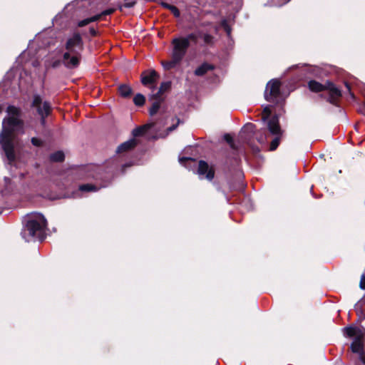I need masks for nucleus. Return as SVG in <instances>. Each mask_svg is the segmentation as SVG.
Instances as JSON below:
<instances>
[{
    "instance_id": "25",
    "label": "nucleus",
    "mask_w": 365,
    "mask_h": 365,
    "mask_svg": "<svg viewBox=\"0 0 365 365\" xmlns=\"http://www.w3.org/2000/svg\"><path fill=\"white\" fill-rule=\"evenodd\" d=\"M100 187L93 184H83L79 186V190L82 192H96L99 190Z\"/></svg>"
},
{
    "instance_id": "27",
    "label": "nucleus",
    "mask_w": 365,
    "mask_h": 365,
    "mask_svg": "<svg viewBox=\"0 0 365 365\" xmlns=\"http://www.w3.org/2000/svg\"><path fill=\"white\" fill-rule=\"evenodd\" d=\"M133 103L138 107H142L145 103V97L141 93H137L133 98Z\"/></svg>"
},
{
    "instance_id": "24",
    "label": "nucleus",
    "mask_w": 365,
    "mask_h": 365,
    "mask_svg": "<svg viewBox=\"0 0 365 365\" xmlns=\"http://www.w3.org/2000/svg\"><path fill=\"white\" fill-rule=\"evenodd\" d=\"M123 1H124L123 4H122L120 2H118L115 4V6L120 11H123V7L124 8H132L137 3V0H123Z\"/></svg>"
},
{
    "instance_id": "39",
    "label": "nucleus",
    "mask_w": 365,
    "mask_h": 365,
    "mask_svg": "<svg viewBox=\"0 0 365 365\" xmlns=\"http://www.w3.org/2000/svg\"><path fill=\"white\" fill-rule=\"evenodd\" d=\"M170 12L173 14V16L176 18H178L180 17V10L178 9V7H176L175 6L173 5L170 8Z\"/></svg>"
},
{
    "instance_id": "13",
    "label": "nucleus",
    "mask_w": 365,
    "mask_h": 365,
    "mask_svg": "<svg viewBox=\"0 0 365 365\" xmlns=\"http://www.w3.org/2000/svg\"><path fill=\"white\" fill-rule=\"evenodd\" d=\"M119 168V164L116 161V160H112L111 161L108 162L107 163V165L106 167V172L108 175V179L106 180V182L108 184H109L112 179L114 178L116 172L118 171Z\"/></svg>"
},
{
    "instance_id": "49",
    "label": "nucleus",
    "mask_w": 365,
    "mask_h": 365,
    "mask_svg": "<svg viewBox=\"0 0 365 365\" xmlns=\"http://www.w3.org/2000/svg\"><path fill=\"white\" fill-rule=\"evenodd\" d=\"M89 32L92 36H96L98 35L97 30H96L93 27L89 28Z\"/></svg>"
},
{
    "instance_id": "43",
    "label": "nucleus",
    "mask_w": 365,
    "mask_h": 365,
    "mask_svg": "<svg viewBox=\"0 0 365 365\" xmlns=\"http://www.w3.org/2000/svg\"><path fill=\"white\" fill-rule=\"evenodd\" d=\"M48 116L49 115H45L44 114L41 115H39V117H40V124H41V125L43 128H46V118L48 117Z\"/></svg>"
},
{
    "instance_id": "9",
    "label": "nucleus",
    "mask_w": 365,
    "mask_h": 365,
    "mask_svg": "<svg viewBox=\"0 0 365 365\" xmlns=\"http://www.w3.org/2000/svg\"><path fill=\"white\" fill-rule=\"evenodd\" d=\"M197 174L208 181H212L215 178V170L206 161L200 160L197 162Z\"/></svg>"
},
{
    "instance_id": "28",
    "label": "nucleus",
    "mask_w": 365,
    "mask_h": 365,
    "mask_svg": "<svg viewBox=\"0 0 365 365\" xmlns=\"http://www.w3.org/2000/svg\"><path fill=\"white\" fill-rule=\"evenodd\" d=\"M282 136V135H275L274 139L270 143L269 150L271 151H274L278 148V146L280 143Z\"/></svg>"
},
{
    "instance_id": "54",
    "label": "nucleus",
    "mask_w": 365,
    "mask_h": 365,
    "mask_svg": "<svg viewBox=\"0 0 365 365\" xmlns=\"http://www.w3.org/2000/svg\"><path fill=\"white\" fill-rule=\"evenodd\" d=\"M107 184L103 185L102 187H106Z\"/></svg>"
},
{
    "instance_id": "12",
    "label": "nucleus",
    "mask_w": 365,
    "mask_h": 365,
    "mask_svg": "<svg viewBox=\"0 0 365 365\" xmlns=\"http://www.w3.org/2000/svg\"><path fill=\"white\" fill-rule=\"evenodd\" d=\"M267 128L271 134L274 135H282L283 131L279 123V119L277 116H273L271 118L267 123Z\"/></svg>"
},
{
    "instance_id": "22",
    "label": "nucleus",
    "mask_w": 365,
    "mask_h": 365,
    "mask_svg": "<svg viewBox=\"0 0 365 365\" xmlns=\"http://www.w3.org/2000/svg\"><path fill=\"white\" fill-rule=\"evenodd\" d=\"M6 113H8V116H16L21 118L22 112L20 108L16 107L14 106L9 105L6 108Z\"/></svg>"
},
{
    "instance_id": "7",
    "label": "nucleus",
    "mask_w": 365,
    "mask_h": 365,
    "mask_svg": "<svg viewBox=\"0 0 365 365\" xmlns=\"http://www.w3.org/2000/svg\"><path fill=\"white\" fill-rule=\"evenodd\" d=\"M171 43L173 46L172 55L182 61L190 43L187 38H182V37L173 38Z\"/></svg>"
},
{
    "instance_id": "8",
    "label": "nucleus",
    "mask_w": 365,
    "mask_h": 365,
    "mask_svg": "<svg viewBox=\"0 0 365 365\" xmlns=\"http://www.w3.org/2000/svg\"><path fill=\"white\" fill-rule=\"evenodd\" d=\"M66 52L72 53H81L83 50V41L81 34L75 32L73 36L68 38L65 43Z\"/></svg>"
},
{
    "instance_id": "4",
    "label": "nucleus",
    "mask_w": 365,
    "mask_h": 365,
    "mask_svg": "<svg viewBox=\"0 0 365 365\" xmlns=\"http://www.w3.org/2000/svg\"><path fill=\"white\" fill-rule=\"evenodd\" d=\"M325 91H327V96L322 93L319 96L332 106L339 107L340 99L343 96L342 90L332 81L326 80Z\"/></svg>"
},
{
    "instance_id": "51",
    "label": "nucleus",
    "mask_w": 365,
    "mask_h": 365,
    "mask_svg": "<svg viewBox=\"0 0 365 365\" xmlns=\"http://www.w3.org/2000/svg\"><path fill=\"white\" fill-rule=\"evenodd\" d=\"M4 182L8 185H9L11 182V178H9L8 177H5L4 178Z\"/></svg>"
},
{
    "instance_id": "45",
    "label": "nucleus",
    "mask_w": 365,
    "mask_h": 365,
    "mask_svg": "<svg viewBox=\"0 0 365 365\" xmlns=\"http://www.w3.org/2000/svg\"><path fill=\"white\" fill-rule=\"evenodd\" d=\"M359 287L361 289H365V274L364 273H363L361 276Z\"/></svg>"
},
{
    "instance_id": "30",
    "label": "nucleus",
    "mask_w": 365,
    "mask_h": 365,
    "mask_svg": "<svg viewBox=\"0 0 365 365\" xmlns=\"http://www.w3.org/2000/svg\"><path fill=\"white\" fill-rule=\"evenodd\" d=\"M171 85L172 83L170 81L162 82L159 88L160 92L164 93L165 92L168 91L171 88Z\"/></svg>"
},
{
    "instance_id": "50",
    "label": "nucleus",
    "mask_w": 365,
    "mask_h": 365,
    "mask_svg": "<svg viewBox=\"0 0 365 365\" xmlns=\"http://www.w3.org/2000/svg\"><path fill=\"white\" fill-rule=\"evenodd\" d=\"M160 5H161L163 8L167 9H168V10H170V8L173 6V5L170 4H168V3H167V2H164V1H162V2L160 3Z\"/></svg>"
},
{
    "instance_id": "20",
    "label": "nucleus",
    "mask_w": 365,
    "mask_h": 365,
    "mask_svg": "<svg viewBox=\"0 0 365 365\" xmlns=\"http://www.w3.org/2000/svg\"><path fill=\"white\" fill-rule=\"evenodd\" d=\"M180 62V60H179L178 58H175L174 56L172 55L170 61H163L161 62V63L165 70L170 71L175 68V66Z\"/></svg>"
},
{
    "instance_id": "2",
    "label": "nucleus",
    "mask_w": 365,
    "mask_h": 365,
    "mask_svg": "<svg viewBox=\"0 0 365 365\" xmlns=\"http://www.w3.org/2000/svg\"><path fill=\"white\" fill-rule=\"evenodd\" d=\"M47 222L43 215H40L36 218H31L28 220L26 223L22 236L27 242L32 240H38L42 242L46 237L45 230Z\"/></svg>"
},
{
    "instance_id": "3",
    "label": "nucleus",
    "mask_w": 365,
    "mask_h": 365,
    "mask_svg": "<svg viewBox=\"0 0 365 365\" xmlns=\"http://www.w3.org/2000/svg\"><path fill=\"white\" fill-rule=\"evenodd\" d=\"M344 331L349 337L354 336L350 346L351 351L358 354L359 356L365 354V329L349 326L345 327Z\"/></svg>"
},
{
    "instance_id": "31",
    "label": "nucleus",
    "mask_w": 365,
    "mask_h": 365,
    "mask_svg": "<svg viewBox=\"0 0 365 365\" xmlns=\"http://www.w3.org/2000/svg\"><path fill=\"white\" fill-rule=\"evenodd\" d=\"M163 94V93L162 92H160V90L158 89V91L155 93L149 96V101H164L165 99L164 98L162 97Z\"/></svg>"
},
{
    "instance_id": "34",
    "label": "nucleus",
    "mask_w": 365,
    "mask_h": 365,
    "mask_svg": "<svg viewBox=\"0 0 365 365\" xmlns=\"http://www.w3.org/2000/svg\"><path fill=\"white\" fill-rule=\"evenodd\" d=\"M272 113V110L271 109L269 108V106H266L264 109H263V113H262V120L264 121H266L270 116Z\"/></svg>"
},
{
    "instance_id": "1",
    "label": "nucleus",
    "mask_w": 365,
    "mask_h": 365,
    "mask_svg": "<svg viewBox=\"0 0 365 365\" xmlns=\"http://www.w3.org/2000/svg\"><path fill=\"white\" fill-rule=\"evenodd\" d=\"M24 120L16 116H6L3 119L0 132V145L10 165H14L16 155L15 153V133L23 129Z\"/></svg>"
},
{
    "instance_id": "53",
    "label": "nucleus",
    "mask_w": 365,
    "mask_h": 365,
    "mask_svg": "<svg viewBox=\"0 0 365 365\" xmlns=\"http://www.w3.org/2000/svg\"><path fill=\"white\" fill-rule=\"evenodd\" d=\"M126 166V165H123V172H124V168Z\"/></svg>"
},
{
    "instance_id": "6",
    "label": "nucleus",
    "mask_w": 365,
    "mask_h": 365,
    "mask_svg": "<svg viewBox=\"0 0 365 365\" xmlns=\"http://www.w3.org/2000/svg\"><path fill=\"white\" fill-rule=\"evenodd\" d=\"M31 107L36 110V114L39 116L41 115H50L52 113V107L48 101H43L42 98L35 94L31 103Z\"/></svg>"
},
{
    "instance_id": "55",
    "label": "nucleus",
    "mask_w": 365,
    "mask_h": 365,
    "mask_svg": "<svg viewBox=\"0 0 365 365\" xmlns=\"http://www.w3.org/2000/svg\"><path fill=\"white\" fill-rule=\"evenodd\" d=\"M1 212V207L0 206V213Z\"/></svg>"
},
{
    "instance_id": "35",
    "label": "nucleus",
    "mask_w": 365,
    "mask_h": 365,
    "mask_svg": "<svg viewBox=\"0 0 365 365\" xmlns=\"http://www.w3.org/2000/svg\"><path fill=\"white\" fill-rule=\"evenodd\" d=\"M344 86H345V87L346 88V91H347L349 95L350 96V97L353 100H355L356 96H355L354 93L352 92V91H351V84L349 82H347V81H344Z\"/></svg>"
},
{
    "instance_id": "14",
    "label": "nucleus",
    "mask_w": 365,
    "mask_h": 365,
    "mask_svg": "<svg viewBox=\"0 0 365 365\" xmlns=\"http://www.w3.org/2000/svg\"><path fill=\"white\" fill-rule=\"evenodd\" d=\"M138 141L135 138L130 139L118 145L116 150L117 153H123L135 148Z\"/></svg>"
},
{
    "instance_id": "11",
    "label": "nucleus",
    "mask_w": 365,
    "mask_h": 365,
    "mask_svg": "<svg viewBox=\"0 0 365 365\" xmlns=\"http://www.w3.org/2000/svg\"><path fill=\"white\" fill-rule=\"evenodd\" d=\"M158 77L159 75L155 70L145 71L141 73L140 81L143 86H152L150 88H154Z\"/></svg>"
},
{
    "instance_id": "48",
    "label": "nucleus",
    "mask_w": 365,
    "mask_h": 365,
    "mask_svg": "<svg viewBox=\"0 0 365 365\" xmlns=\"http://www.w3.org/2000/svg\"><path fill=\"white\" fill-rule=\"evenodd\" d=\"M29 175V171L25 172V173H20L19 175V180H22L25 179L27 175Z\"/></svg>"
},
{
    "instance_id": "32",
    "label": "nucleus",
    "mask_w": 365,
    "mask_h": 365,
    "mask_svg": "<svg viewBox=\"0 0 365 365\" xmlns=\"http://www.w3.org/2000/svg\"><path fill=\"white\" fill-rule=\"evenodd\" d=\"M31 143L34 146L38 148L43 147L44 145V141L36 137L31 138Z\"/></svg>"
},
{
    "instance_id": "47",
    "label": "nucleus",
    "mask_w": 365,
    "mask_h": 365,
    "mask_svg": "<svg viewBox=\"0 0 365 365\" xmlns=\"http://www.w3.org/2000/svg\"><path fill=\"white\" fill-rule=\"evenodd\" d=\"M62 63V60H55L51 63V67L53 68H58Z\"/></svg>"
},
{
    "instance_id": "15",
    "label": "nucleus",
    "mask_w": 365,
    "mask_h": 365,
    "mask_svg": "<svg viewBox=\"0 0 365 365\" xmlns=\"http://www.w3.org/2000/svg\"><path fill=\"white\" fill-rule=\"evenodd\" d=\"M307 88L311 92L314 93H319L322 91H325L326 81L324 83H322L316 80H309L307 81Z\"/></svg>"
},
{
    "instance_id": "33",
    "label": "nucleus",
    "mask_w": 365,
    "mask_h": 365,
    "mask_svg": "<svg viewBox=\"0 0 365 365\" xmlns=\"http://www.w3.org/2000/svg\"><path fill=\"white\" fill-rule=\"evenodd\" d=\"M179 162L181 165L184 166H187V162H192V163H197L196 160L192 158L189 157H181L179 158Z\"/></svg>"
},
{
    "instance_id": "52",
    "label": "nucleus",
    "mask_w": 365,
    "mask_h": 365,
    "mask_svg": "<svg viewBox=\"0 0 365 365\" xmlns=\"http://www.w3.org/2000/svg\"><path fill=\"white\" fill-rule=\"evenodd\" d=\"M359 359L365 365V353L359 356Z\"/></svg>"
},
{
    "instance_id": "37",
    "label": "nucleus",
    "mask_w": 365,
    "mask_h": 365,
    "mask_svg": "<svg viewBox=\"0 0 365 365\" xmlns=\"http://www.w3.org/2000/svg\"><path fill=\"white\" fill-rule=\"evenodd\" d=\"M197 35L194 34V33H191L190 34H188L186 37H182V38H187V41L190 43V41H193L195 43H197Z\"/></svg>"
},
{
    "instance_id": "19",
    "label": "nucleus",
    "mask_w": 365,
    "mask_h": 365,
    "mask_svg": "<svg viewBox=\"0 0 365 365\" xmlns=\"http://www.w3.org/2000/svg\"><path fill=\"white\" fill-rule=\"evenodd\" d=\"M118 90L119 95L124 98H130L133 93V89L127 84L120 85Z\"/></svg>"
},
{
    "instance_id": "18",
    "label": "nucleus",
    "mask_w": 365,
    "mask_h": 365,
    "mask_svg": "<svg viewBox=\"0 0 365 365\" xmlns=\"http://www.w3.org/2000/svg\"><path fill=\"white\" fill-rule=\"evenodd\" d=\"M153 126H154V123H148V124L143 125L140 127H137L136 128L133 130L132 134L134 137L143 136L145 134V133L149 129H150Z\"/></svg>"
},
{
    "instance_id": "5",
    "label": "nucleus",
    "mask_w": 365,
    "mask_h": 365,
    "mask_svg": "<svg viewBox=\"0 0 365 365\" xmlns=\"http://www.w3.org/2000/svg\"><path fill=\"white\" fill-rule=\"evenodd\" d=\"M280 87L281 81L279 79L274 78L270 80L266 86L264 91L265 100L273 103H279L282 97Z\"/></svg>"
},
{
    "instance_id": "16",
    "label": "nucleus",
    "mask_w": 365,
    "mask_h": 365,
    "mask_svg": "<svg viewBox=\"0 0 365 365\" xmlns=\"http://www.w3.org/2000/svg\"><path fill=\"white\" fill-rule=\"evenodd\" d=\"M364 303L365 298H362L354 304V310L358 317V322H359L365 319V311L364 309V306H365Z\"/></svg>"
},
{
    "instance_id": "21",
    "label": "nucleus",
    "mask_w": 365,
    "mask_h": 365,
    "mask_svg": "<svg viewBox=\"0 0 365 365\" xmlns=\"http://www.w3.org/2000/svg\"><path fill=\"white\" fill-rule=\"evenodd\" d=\"M49 160L53 163H62L65 160L64 153L61 150L56 151L49 155Z\"/></svg>"
},
{
    "instance_id": "29",
    "label": "nucleus",
    "mask_w": 365,
    "mask_h": 365,
    "mask_svg": "<svg viewBox=\"0 0 365 365\" xmlns=\"http://www.w3.org/2000/svg\"><path fill=\"white\" fill-rule=\"evenodd\" d=\"M224 140L229 144L230 147L233 150H237V147L236 146L234 139L232 135L229 133H226L224 135Z\"/></svg>"
},
{
    "instance_id": "10",
    "label": "nucleus",
    "mask_w": 365,
    "mask_h": 365,
    "mask_svg": "<svg viewBox=\"0 0 365 365\" xmlns=\"http://www.w3.org/2000/svg\"><path fill=\"white\" fill-rule=\"evenodd\" d=\"M81 59V53L65 52L63 55L62 63L67 68L73 69L79 66Z\"/></svg>"
},
{
    "instance_id": "36",
    "label": "nucleus",
    "mask_w": 365,
    "mask_h": 365,
    "mask_svg": "<svg viewBox=\"0 0 365 365\" xmlns=\"http://www.w3.org/2000/svg\"><path fill=\"white\" fill-rule=\"evenodd\" d=\"M221 25H222V28L224 29L225 31L227 33V36H230L231 34L232 29H231L230 26L227 24V21L223 20L221 23Z\"/></svg>"
},
{
    "instance_id": "41",
    "label": "nucleus",
    "mask_w": 365,
    "mask_h": 365,
    "mask_svg": "<svg viewBox=\"0 0 365 365\" xmlns=\"http://www.w3.org/2000/svg\"><path fill=\"white\" fill-rule=\"evenodd\" d=\"M91 24L89 18L81 20L78 22L77 26L78 27H83L88 24Z\"/></svg>"
},
{
    "instance_id": "44",
    "label": "nucleus",
    "mask_w": 365,
    "mask_h": 365,
    "mask_svg": "<svg viewBox=\"0 0 365 365\" xmlns=\"http://www.w3.org/2000/svg\"><path fill=\"white\" fill-rule=\"evenodd\" d=\"M180 122V120L179 118H178V122H177V123L173 124V125H171V126H170V127H168V128H167V133L168 134L169 133H170V132H172V131L175 130L177 128V127L178 126V125H179Z\"/></svg>"
},
{
    "instance_id": "42",
    "label": "nucleus",
    "mask_w": 365,
    "mask_h": 365,
    "mask_svg": "<svg viewBox=\"0 0 365 365\" xmlns=\"http://www.w3.org/2000/svg\"><path fill=\"white\" fill-rule=\"evenodd\" d=\"M89 19H90L91 23L98 21L103 19V16L101 15V14L94 15L91 17H89Z\"/></svg>"
},
{
    "instance_id": "46",
    "label": "nucleus",
    "mask_w": 365,
    "mask_h": 365,
    "mask_svg": "<svg viewBox=\"0 0 365 365\" xmlns=\"http://www.w3.org/2000/svg\"><path fill=\"white\" fill-rule=\"evenodd\" d=\"M32 166L36 170L35 175H40L41 174V172H40L41 165H40V163L36 162Z\"/></svg>"
},
{
    "instance_id": "26",
    "label": "nucleus",
    "mask_w": 365,
    "mask_h": 365,
    "mask_svg": "<svg viewBox=\"0 0 365 365\" xmlns=\"http://www.w3.org/2000/svg\"><path fill=\"white\" fill-rule=\"evenodd\" d=\"M199 36L203 38L204 43L208 46H212L215 42V37L209 34L199 33Z\"/></svg>"
},
{
    "instance_id": "17",
    "label": "nucleus",
    "mask_w": 365,
    "mask_h": 365,
    "mask_svg": "<svg viewBox=\"0 0 365 365\" xmlns=\"http://www.w3.org/2000/svg\"><path fill=\"white\" fill-rule=\"evenodd\" d=\"M215 69V66L212 64H210L207 62L202 63L200 66H198L194 71V74L197 76H203L208 71H213Z\"/></svg>"
},
{
    "instance_id": "23",
    "label": "nucleus",
    "mask_w": 365,
    "mask_h": 365,
    "mask_svg": "<svg viewBox=\"0 0 365 365\" xmlns=\"http://www.w3.org/2000/svg\"><path fill=\"white\" fill-rule=\"evenodd\" d=\"M153 101V102L152 103V106L148 110V113L150 116H154L155 115H156L158 113V110L160 108L161 103L163 102V101Z\"/></svg>"
},
{
    "instance_id": "38",
    "label": "nucleus",
    "mask_w": 365,
    "mask_h": 365,
    "mask_svg": "<svg viewBox=\"0 0 365 365\" xmlns=\"http://www.w3.org/2000/svg\"><path fill=\"white\" fill-rule=\"evenodd\" d=\"M255 129V125L252 123H248L244 126V130L248 133H254Z\"/></svg>"
},
{
    "instance_id": "40",
    "label": "nucleus",
    "mask_w": 365,
    "mask_h": 365,
    "mask_svg": "<svg viewBox=\"0 0 365 365\" xmlns=\"http://www.w3.org/2000/svg\"><path fill=\"white\" fill-rule=\"evenodd\" d=\"M115 10H116L115 8H110V9H106L101 12V15L103 16V17L105 16L111 15L115 11Z\"/></svg>"
}]
</instances>
